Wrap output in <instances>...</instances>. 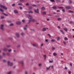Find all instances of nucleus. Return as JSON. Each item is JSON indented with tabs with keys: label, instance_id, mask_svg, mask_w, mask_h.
<instances>
[{
	"label": "nucleus",
	"instance_id": "nucleus-37",
	"mask_svg": "<svg viewBox=\"0 0 74 74\" xmlns=\"http://www.w3.org/2000/svg\"><path fill=\"white\" fill-rule=\"evenodd\" d=\"M18 5H22V3H19L18 4Z\"/></svg>",
	"mask_w": 74,
	"mask_h": 74
},
{
	"label": "nucleus",
	"instance_id": "nucleus-33",
	"mask_svg": "<svg viewBox=\"0 0 74 74\" xmlns=\"http://www.w3.org/2000/svg\"><path fill=\"white\" fill-rule=\"evenodd\" d=\"M51 49L52 50H55V48L54 47H52Z\"/></svg>",
	"mask_w": 74,
	"mask_h": 74
},
{
	"label": "nucleus",
	"instance_id": "nucleus-62",
	"mask_svg": "<svg viewBox=\"0 0 74 74\" xmlns=\"http://www.w3.org/2000/svg\"><path fill=\"white\" fill-rule=\"evenodd\" d=\"M26 5H29V3H27L26 4Z\"/></svg>",
	"mask_w": 74,
	"mask_h": 74
},
{
	"label": "nucleus",
	"instance_id": "nucleus-13",
	"mask_svg": "<svg viewBox=\"0 0 74 74\" xmlns=\"http://www.w3.org/2000/svg\"><path fill=\"white\" fill-rule=\"evenodd\" d=\"M14 12L15 14H18V11L16 10H14Z\"/></svg>",
	"mask_w": 74,
	"mask_h": 74
},
{
	"label": "nucleus",
	"instance_id": "nucleus-42",
	"mask_svg": "<svg viewBox=\"0 0 74 74\" xmlns=\"http://www.w3.org/2000/svg\"><path fill=\"white\" fill-rule=\"evenodd\" d=\"M25 74H28L27 71H25Z\"/></svg>",
	"mask_w": 74,
	"mask_h": 74
},
{
	"label": "nucleus",
	"instance_id": "nucleus-4",
	"mask_svg": "<svg viewBox=\"0 0 74 74\" xmlns=\"http://www.w3.org/2000/svg\"><path fill=\"white\" fill-rule=\"evenodd\" d=\"M0 29L2 30H4V25H1L0 27Z\"/></svg>",
	"mask_w": 74,
	"mask_h": 74
},
{
	"label": "nucleus",
	"instance_id": "nucleus-44",
	"mask_svg": "<svg viewBox=\"0 0 74 74\" xmlns=\"http://www.w3.org/2000/svg\"><path fill=\"white\" fill-rule=\"evenodd\" d=\"M15 4L14 3H13L12 5V7H14L15 6Z\"/></svg>",
	"mask_w": 74,
	"mask_h": 74
},
{
	"label": "nucleus",
	"instance_id": "nucleus-14",
	"mask_svg": "<svg viewBox=\"0 0 74 74\" xmlns=\"http://www.w3.org/2000/svg\"><path fill=\"white\" fill-rule=\"evenodd\" d=\"M16 25H20L21 23V22L19 21H17L16 22Z\"/></svg>",
	"mask_w": 74,
	"mask_h": 74
},
{
	"label": "nucleus",
	"instance_id": "nucleus-43",
	"mask_svg": "<svg viewBox=\"0 0 74 74\" xmlns=\"http://www.w3.org/2000/svg\"><path fill=\"white\" fill-rule=\"evenodd\" d=\"M33 7H37V5H32Z\"/></svg>",
	"mask_w": 74,
	"mask_h": 74
},
{
	"label": "nucleus",
	"instance_id": "nucleus-20",
	"mask_svg": "<svg viewBox=\"0 0 74 74\" xmlns=\"http://www.w3.org/2000/svg\"><path fill=\"white\" fill-rule=\"evenodd\" d=\"M11 73H12V71H10L9 72H8L7 73V74H11Z\"/></svg>",
	"mask_w": 74,
	"mask_h": 74
},
{
	"label": "nucleus",
	"instance_id": "nucleus-46",
	"mask_svg": "<svg viewBox=\"0 0 74 74\" xmlns=\"http://www.w3.org/2000/svg\"><path fill=\"white\" fill-rule=\"evenodd\" d=\"M47 35H48V36H49V37H51V36L50 35V34H48Z\"/></svg>",
	"mask_w": 74,
	"mask_h": 74
},
{
	"label": "nucleus",
	"instance_id": "nucleus-18",
	"mask_svg": "<svg viewBox=\"0 0 74 74\" xmlns=\"http://www.w3.org/2000/svg\"><path fill=\"white\" fill-rule=\"evenodd\" d=\"M65 8L66 9H70L71 7L70 6H66Z\"/></svg>",
	"mask_w": 74,
	"mask_h": 74
},
{
	"label": "nucleus",
	"instance_id": "nucleus-35",
	"mask_svg": "<svg viewBox=\"0 0 74 74\" xmlns=\"http://www.w3.org/2000/svg\"><path fill=\"white\" fill-rule=\"evenodd\" d=\"M9 26H14V24L12 23L9 25Z\"/></svg>",
	"mask_w": 74,
	"mask_h": 74
},
{
	"label": "nucleus",
	"instance_id": "nucleus-30",
	"mask_svg": "<svg viewBox=\"0 0 74 74\" xmlns=\"http://www.w3.org/2000/svg\"><path fill=\"white\" fill-rule=\"evenodd\" d=\"M56 7L55 6H54L53 7H52V8H53V9H56Z\"/></svg>",
	"mask_w": 74,
	"mask_h": 74
},
{
	"label": "nucleus",
	"instance_id": "nucleus-56",
	"mask_svg": "<svg viewBox=\"0 0 74 74\" xmlns=\"http://www.w3.org/2000/svg\"><path fill=\"white\" fill-rule=\"evenodd\" d=\"M32 6H30L29 7V9H32Z\"/></svg>",
	"mask_w": 74,
	"mask_h": 74
},
{
	"label": "nucleus",
	"instance_id": "nucleus-51",
	"mask_svg": "<svg viewBox=\"0 0 74 74\" xmlns=\"http://www.w3.org/2000/svg\"><path fill=\"white\" fill-rule=\"evenodd\" d=\"M3 62H6V61L5 60H3Z\"/></svg>",
	"mask_w": 74,
	"mask_h": 74
},
{
	"label": "nucleus",
	"instance_id": "nucleus-5",
	"mask_svg": "<svg viewBox=\"0 0 74 74\" xmlns=\"http://www.w3.org/2000/svg\"><path fill=\"white\" fill-rule=\"evenodd\" d=\"M34 11L35 12H36V13H37V14H39V11H38V9H35Z\"/></svg>",
	"mask_w": 74,
	"mask_h": 74
},
{
	"label": "nucleus",
	"instance_id": "nucleus-24",
	"mask_svg": "<svg viewBox=\"0 0 74 74\" xmlns=\"http://www.w3.org/2000/svg\"><path fill=\"white\" fill-rule=\"evenodd\" d=\"M68 73L69 74H71V71H68Z\"/></svg>",
	"mask_w": 74,
	"mask_h": 74
},
{
	"label": "nucleus",
	"instance_id": "nucleus-9",
	"mask_svg": "<svg viewBox=\"0 0 74 74\" xmlns=\"http://www.w3.org/2000/svg\"><path fill=\"white\" fill-rule=\"evenodd\" d=\"M51 67V68H53V66L52 65L51 66H50L49 67H48L47 68V70H49V69Z\"/></svg>",
	"mask_w": 74,
	"mask_h": 74
},
{
	"label": "nucleus",
	"instance_id": "nucleus-40",
	"mask_svg": "<svg viewBox=\"0 0 74 74\" xmlns=\"http://www.w3.org/2000/svg\"><path fill=\"white\" fill-rule=\"evenodd\" d=\"M1 19H3V18H4V16H1Z\"/></svg>",
	"mask_w": 74,
	"mask_h": 74
},
{
	"label": "nucleus",
	"instance_id": "nucleus-61",
	"mask_svg": "<svg viewBox=\"0 0 74 74\" xmlns=\"http://www.w3.org/2000/svg\"><path fill=\"white\" fill-rule=\"evenodd\" d=\"M20 1H22V2H23L24 1L23 0H20Z\"/></svg>",
	"mask_w": 74,
	"mask_h": 74
},
{
	"label": "nucleus",
	"instance_id": "nucleus-45",
	"mask_svg": "<svg viewBox=\"0 0 74 74\" xmlns=\"http://www.w3.org/2000/svg\"><path fill=\"white\" fill-rule=\"evenodd\" d=\"M3 58V57H2L1 56H0V59H1Z\"/></svg>",
	"mask_w": 74,
	"mask_h": 74
},
{
	"label": "nucleus",
	"instance_id": "nucleus-58",
	"mask_svg": "<svg viewBox=\"0 0 74 74\" xmlns=\"http://www.w3.org/2000/svg\"><path fill=\"white\" fill-rule=\"evenodd\" d=\"M64 69L65 70H68V69L66 67H65Z\"/></svg>",
	"mask_w": 74,
	"mask_h": 74
},
{
	"label": "nucleus",
	"instance_id": "nucleus-16",
	"mask_svg": "<svg viewBox=\"0 0 74 74\" xmlns=\"http://www.w3.org/2000/svg\"><path fill=\"white\" fill-rule=\"evenodd\" d=\"M51 42H55V39H52L51 40Z\"/></svg>",
	"mask_w": 74,
	"mask_h": 74
},
{
	"label": "nucleus",
	"instance_id": "nucleus-34",
	"mask_svg": "<svg viewBox=\"0 0 74 74\" xmlns=\"http://www.w3.org/2000/svg\"><path fill=\"white\" fill-rule=\"evenodd\" d=\"M58 8H60V9H63V7H59V6H58Z\"/></svg>",
	"mask_w": 74,
	"mask_h": 74
},
{
	"label": "nucleus",
	"instance_id": "nucleus-47",
	"mask_svg": "<svg viewBox=\"0 0 74 74\" xmlns=\"http://www.w3.org/2000/svg\"><path fill=\"white\" fill-rule=\"evenodd\" d=\"M62 11H63V12H65V10H64V9H63L62 10Z\"/></svg>",
	"mask_w": 74,
	"mask_h": 74
},
{
	"label": "nucleus",
	"instance_id": "nucleus-25",
	"mask_svg": "<svg viewBox=\"0 0 74 74\" xmlns=\"http://www.w3.org/2000/svg\"><path fill=\"white\" fill-rule=\"evenodd\" d=\"M46 30H47V29H46V28H44L42 29V31H43V32H45V31Z\"/></svg>",
	"mask_w": 74,
	"mask_h": 74
},
{
	"label": "nucleus",
	"instance_id": "nucleus-28",
	"mask_svg": "<svg viewBox=\"0 0 74 74\" xmlns=\"http://www.w3.org/2000/svg\"><path fill=\"white\" fill-rule=\"evenodd\" d=\"M60 38L59 37H58L57 38V41H59L60 40Z\"/></svg>",
	"mask_w": 74,
	"mask_h": 74
},
{
	"label": "nucleus",
	"instance_id": "nucleus-26",
	"mask_svg": "<svg viewBox=\"0 0 74 74\" xmlns=\"http://www.w3.org/2000/svg\"><path fill=\"white\" fill-rule=\"evenodd\" d=\"M53 60L51 59V60H50L49 61V63H52L53 62Z\"/></svg>",
	"mask_w": 74,
	"mask_h": 74
},
{
	"label": "nucleus",
	"instance_id": "nucleus-36",
	"mask_svg": "<svg viewBox=\"0 0 74 74\" xmlns=\"http://www.w3.org/2000/svg\"><path fill=\"white\" fill-rule=\"evenodd\" d=\"M11 47V46L10 45H8L6 46V47H7V48H10Z\"/></svg>",
	"mask_w": 74,
	"mask_h": 74
},
{
	"label": "nucleus",
	"instance_id": "nucleus-7",
	"mask_svg": "<svg viewBox=\"0 0 74 74\" xmlns=\"http://www.w3.org/2000/svg\"><path fill=\"white\" fill-rule=\"evenodd\" d=\"M3 51H5L6 52L8 51V49L7 48L4 47L3 49Z\"/></svg>",
	"mask_w": 74,
	"mask_h": 74
},
{
	"label": "nucleus",
	"instance_id": "nucleus-23",
	"mask_svg": "<svg viewBox=\"0 0 74 74\" xmlns=\"http://www.w3.org/2000/svg\"><path fill=\"white\" fill-rule=\"evenodd\" d=\"M60 31L61 32V33H62L63 34H64V32H63V30H60Z\"/></svg>",
	"mask_w": 74,
	"mask_h": 74
},
{
	"label": "nucleus",
	"instance_id": "nucleus-6",
	"mask_svg": "<svg viewBox=\"0 0 74 74\" xmlns=\"http://www.w3.org/2000/svg\"><path fill=\"white\" fill-rule=\"evenodd\" d=\"M0 7L1 8H4L5 10H7V8H5V7L4 5H0Z\"/></svg>",
	"mask_w": 74,
	"mask_h": 74
},
{
	"label": "nucleus",
	"instance_id": "nucleus-64",
	"mask_svg": "<svg viewBox=\"0 0 74 74\" xmlns=\"http://www.w3.org/2000/svg\"><path fill=\"white\" fill-rule=\"evenodd\" d=\"M19 8H20V10H22V7H19Z\"/></svg>",
	"mask_w": 74,
	"mask_h": 74
},
{
	"label": "nucleus",
	"instance_id": "nucleus-11",
	"mask_svg": "<svg viewBox=\"0 0 74 74\" xmlns=\"http://www.w3.org/2000/svg\"><path fill=\"white\" fill-rule=\"evenodd\" d=\"M43 57L44 58V60L46 61L47 60V56L46 55H44Z\"/></svg>",
	"mask_w": 74,
	"mask_h": 74
},
{
	"label": "nucleus",
	"instance_id": "nucleus-53",
	"mask_svg": "<svg viewBox=\"0 0 74 74\" xmlns=\"http://www.w3.org/2000/svg\"><path fill=\"white\" fill-rule=\"evenodd\" d=\"M63 42L64 44V45H66V43L64 41Z\"/></svg>",
	"mask_w": 74,
	"mask_h": 74
},
{
	"label": "nucleus",
	"instance_id": "nucleus-21",
	"mask_svg": "<svg viewBox=\"0 0 74 74\" xmlns=\"http://www.w3.org/2000/svg\"><path fill=\"white\" fill-rule=\"evenodd\" d=\"M41 10H45V7H42L41 8Z\"/></svg>",
	"mask_w": 74,
	"mask_h": 74
},
{
	"label": "nucleus",
	"instance_id": "nucleus-1",
	"mask_svg": "<svg viewBox=\"0 0 74 74\" xmlns=\"http://www.w3.org/2000/svg\"><path fill=\"white\" fill-rule=\"evenodd\" d=\"M31 21H32V22H36V20L32 18L30 20H28L29 22L27 23L28 24H29V23H30V22H31Z\"/></svg>",
	"mask_w": 74,
	"mask_h": 74
},
{
	"label": "nucleus",
	"instance_id": "nucleus-29",
	"mask_svg": "<svg viewBox=\"0 0 74 74\" xmlns=\"http://www.w3.org/2000/svg\"><path fill=\"white\" fill-rule=\"evenodd\" d=\"M68 12H69V13H73V12L71 10H69L68 11Z\"/></svg>",
	"mask_w": 74,
	"mask_h": 74
},
{
	"label": "nucleus",
	"instance_id": "nucleus-39",
	"mask_svg": "<svg viewBox=\"0 0 74 74\" xmlns=\"http://www.w3.org/2000/svg\"><path fill=\"white\" fill-rule=\"evenodd\" d=\"M28 12L29 13H33V12L32 11H30L29 12Z\"/></svg>",
	"mask_w": 74,
	"mask_h": 74
},
{
	"label": "nucleus",
	"instance_id": "nucleus-19",
	"mask_svg": "<svg viewBox=\"0 0 74 74\" xmlns=\"http://www.w3.org/2000/svg\"><path fill=\"white\" fill-rule=\"evenodd\" d=\"M57 20L58 21H62V18H57Z\"/></svg>",
	"mask_w": 74,
	"mask_h": 74
},
{
	"label": "nucleus",
	"instance_id": "nucleus-38",
	"mask_svg": "<svg viewBox=\"0 0 74 74\" xmlns=\"http://www.w3.org/2000/svg\"><path fill=\"white\" fill-rule=\"evenodd\" d=\"M8 51L10 52H11L12 51V50L11 49H10L8 50Z\"/></svg>",
	"mask_w": 74,
	"mask_h": 74
},
{
	"label": "nucleus",
	"instance_id": "nucleus-59",
	"mask_svg": "<svg viewBox=\"0 0 74 74\" xmlns=\"http://www.w3.org/2000/svg\"><path fill=\"white\" fill-rule=\"evenodd\" d=\"M58 29H60V26H58Z\"/></svg>",
	"mask_w": 74,
	"mask_h": 74
},
{
	"label": "nucleus",
	"instance_id": "nucleus-17",
	"mask_svg": "<svg viewBox=\"0 0 74 74\" xmlns=\"http://www.w3.org/2000/svg\"><path fill=\"white\" fill-rule=\"evenodd\" d=\"M42 14H43V15H45L47 13L45 12H41Z\"/></svg>",
	"mask_w": 74,
	"mask_h": 74
},
{
	"label": "nucleus",
	"instance_id": "nucleus-57",
	"mask_svg": "<svg viewBox=\"0 0 74 74\" xmlns=\"http://www.w3.org/2000/svg\"><path fill=\"white\" fill-rule=\"evenodd\" d=\"M7 55H8V56H9L10 55V53H7Z\"/></svg>",
	"mask_w": 74,
	"mask_h": 74
},
{
	"label": "nucleus",
	"instance_id": "nucleus-3",
	"mask_svg": "<svg viewBox=\"0 0 74 74\" xmlns=\"http://www.w3.org/2000/svg\"><path fill=\"white\" fill-rule=\"evenodd\" d=\"M8 66H12L13 64L10 61H8Z\"/></svg>",
	"mask_w": 74,
	"mask_h": 74
},
{
	"label": "nucleus",
	"instance_id": "nucleus-31",
	"mask_svg": "<svg viewBox=\"0 0 74 74\" xmlns=\"http://www.w3.org/2000/svg\"><path fill=\"white\" fill-rule=\"evenodd\" d=\"M64 40H65V41H67V40H68V38H67L66 37H65L64 38Z\"/></svg>",
	"mask_w": 74,
	"mask_h": 74
},
{
	"label": "nucleus",
	"instance_id": "nucleus-32",
	"mask_svg": "<svg viewBox=\"0 0 74 74\" xmlns=\"http://www.w3.org/2000/svg\"><path fill=\"white\" fill-rule=\"evenodd\" d=\"M2 14H3L4 15H5V16H8V15L7 14H6L5 13H2Z\"/></svg>",
	"mask_w": 74,
	"mask_h": 74
},
{
	"label": "nucleus",
	"instance_id": "nucleus-60",
	"mask_svg": "<svg viewBox=\"0 0 74 74\" xmlns=\"http://www.w3.org/2000/svg\"><path fill=\"white\" fill-rule=\"evenodd\" d=\"M2 55H3V56H4L5 55V53H2Z\"/></svg>",
	"mask_w": 74,
	"mask_h": 74
},
{
	"label": "nucleus",
	"instance_id": "nucleus-41",
	"mask_svg": "<svg viewBox=\"0 0 74 74\" xmlns=\"http://www.w3.org/2000/svg\"><path fill=\"white\" fill-rule=\"evenodd\" d=\"M23 29H24V30H27V28H26V27H24Z\"/></svg>",
	"mask_w": 74,
	"mask_h": 74
},
{
	"label": "nucleus",
	"instance_id": "nucleus-22",
	"mask_svg": "<svg viewBox=\"0 0 74 74\" xmlns=\"http://www.w3.org/2000/svg\"><path fill=\"white\" fill-rule=\"evenodd\" d=\"M64 29L66 31V32H67L68 31V30H67V29L66 28H64Z\"/></svg>",
	"mask_w": 74,
	"mask_h": 74
},
{
	"label": "nucleus",
	"instance_id": "nucleus-52",
	"mask_svg": "<svg viewBox=\"0 0 74 74\" xmlns=\"http://www.w3.org/2000/svg\"><path fill=\"white\" fill-rule=\"evenodd\" d=\"M0 11H1V12H3V10H2L1 8H0Z\"/></svg>",
	"mask_w": 74,
	"mask_h": 74
},
{
	"label": "nucleus",
	"instance_id": "nucleus-15",
	"mask_svg": "<svg viewBox=\"0 0 74 74\" xmlns=\"http://www.w3.org/2000/svg\"><path fill=\"white\" fill-rule=\"evenodd\" d=\"M38 67H41L42 66V64L39 63L38 64Z\"/></svg>",
	"mask_w": 74,
	"mask_h": 74
},
{
	"label": "nucleus",
	"instance_id": "nucleus-2",
	"mask_svg": "<svg viewBox=\"0 0 74 74\" xmlns=\"http://www.w3.org/2000/svg\"><path fill=\"white\" fill-rule=\"evenodd\" d=\"M27 16L28 18V19H30V20L31 19H32V18H33L32 16L30 14L27 15Z\"/></svg>",
	"mask_w": 74,
	"mask_h": 74
},
{
	"label": "nucleus",
	"instance_id": "nucleus-49",
	"mask_svg": "<svg viewBox=\"0 0 74 74\" xmlns=\"http://www.w3.org/2000/svg\"><path fill=\"white\" fill-rule=\"evenodd\" d=\"M8 23H11L12 22V21H8Z\"/></svg>",
	"mask_w": 74,
	"mask_h": 74
},
{
	"label": "nucleus",
	"instance_id": "nucleus-55",
	"mask_svg": "<svg viewBox=\"0 0 74 74\" xmlns=\"http://www.w3.org/2000/svg\"><path fill=\"white\" fill-rule=\"evenodd\" d=\"M51 1H52V2H54V0H50Z\"/></svg>",
	"mask_w": 74,
	"mask_h": 74
},
{
	"label": "nucleus",
	"instance_id": "nucleus-48",
	"mask_svg": "<svg viewBox=\"0 0 74 74\" xmlns=\"http://www.w3.org/2000/svg\"><path fill=\"white\" fill-rule=\"evenodd\" d=\"M9 38L10 40H12V38L11 37H10Z\"/></svg>",
	"mask_w": 74,
	"mask_h": 74
},
{
	"label": "nucleus",
	"instance_id": "nucleus-8",
	"mask_svg": "<svg viewBox=\"0 0 74 74\" xmlns=\"http://www.w3.org/2000/svg\"><path fill=\"white\" fill-rule=\"evenodd\" d=\"M18 62L19 63H21L22 64V66H23V64H24V62H23V61H18Z\"/></svg>",
	"mask_w": 74,
	"mask_h": 74
},
{
	"label": "nucleus",
	"instance_id": "nucleus-27",
	"mask_svg": "<svg viewBox=\"0 0 74 74\" xmlns=\"http://www.w3.org/2000/svg\"><path fill=\"white\" fill-rule=\"evenodd\" d=\"M21 36H24L25 35V34L23 32H22L21 34Z\"/></svg>",
	"mask_w": 74,
	"mask_h": 74
},
{
	"label": "nucleus",
	"instance_id": "nucleus-54",
	"mask_svg": "<svg viewBox=\"0 0 74 74\" xmlns=\"http://www.w3.org/2000/svg\"><path fill=\"white\" fill-rule=\"evenodd\" d=\"M40 46L41 47H42V46H43V43H41Z\"/></svg>",
	"mask_w": 74,
	"mask_h": 74
},
{
	"label": "nucleus",
	"instance_id": "nucleus-50",
	"mask_svg": "<svg viewBox=\"0 0 74 74\" xmlns=\"http://www.w3.org/2000/svg\"><path fill=\"white\" fill-rule=\"evenodd\" d=\"M20 45H17V47L19 48V47H20Z\"/></svg>",
	"mask_w": 74,
	"mask_h": 74
},
{
	"label": "nucleus",
	"instance_id": "nucleus-12",
	"mask_svg": "<svg viewBox=\"0 0 74 74\" xmlns=\"http://www.w3.org/2000/svg\"><path fill=\"white\" fill-rule=\"evenodd\" d=\"M53 55L54 56H57V53L55 52H54L53 53Z\"/></svg>",
	"mask_w": 74,
	"mask_h": 74
},
{
	"label": "nucleus",
	"instance_id": "nucleus-10",
	"mask_svg": "<svg viewBox=\"0 0 74 74\" xmlns=\"http://www.w3.org/2000/svg\"><path fill=\"white\" fill-rule=\"evenodd\" d=\"M16 36L17 37H19V33H16Z\"/></svg>",
	"mask_w": 74,
	"mask_h": 74
},
{
	"label": "nucleus",
	"instance_id": "nucleus-63",
	"mask_svg": "<svg viewBox=\"0 0 74 74\" xmlns=\"http://www.w3.org/2000/svg\"><path fill=\"white\" fill-rule=\"evenodd\" d=\"M22 22H23V23L25 22V20H22Z\"/></svg>",
	"mask_w": 74,
	"mask_h": 74
}]
</instances>
